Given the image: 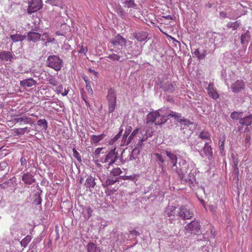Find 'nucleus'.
Listing matches in <instances>:
<instances>
[{
	"label": "nucleus",
	"instance_id": "20",
	"mask_svg": "<svg viewBox=\"0 0 252 252\" xmlns=\"http://www.w3.org/2000/svg\"><path fill=\"white\" fill-rule=\"evenodd\" d=\"M36 84V81L31 78L20 81V85L25 87H31Z\"/></svg>",
	"mask_w": 252,
	"mask_h": 252
},
{
	"label": "nucleus",
	"instance_id": "38",
	"mask_svg": "<svg viewBox=\"0 0 252 252\" xmlns=\"http://www.w3.org/2000/svg\"><path fill=\"white\" fill-rule=\"evenodd\" d=\"M122 171L120 168H114L112 170L110 175L114 177H117L118 176L120 175L122 173Z\"/></svg>",
	"mask_w": 252,
	"mask_h": 252
},
{
	"label": "nucleus",
	"instance_id": "9",
	"mask_svg": "<svg viewBox=\"0 0 252 252\" xmlns=\"http://www.w3.org/2000/svg\"><path fill=\"white\" fill-rule=\"evenodd\" d=\"M245 84L243 80H238L231 86L232 91L234 93H239L245 89Z\"/></svg>",
	"mask_w": 252,
	"mask_h": 252
},
{
	"label": "nucleus",
	"instance_id": "26",
	"mask_svg": "<svg viewBox=\"0 0 252 252\" xmlns=\"http://www.w3.org/2000/svg\"><path fill=\"white\" fill-rule=\"evenodd\" d=\"M203 152L205 156L207 157L208 158L212 157L213 155L212 148L207 142L204 144Z\"/></svg>",
	"mask_w": 252,
	"mask_h": 252
},
{
	"label": "nucleus",
	"instance_id": "49",
	"mask_svg": "<svg viewBox=\"0 0 252 252\" xmlns=\"http://www.w3.org/2000/svg\"><path fill=\"white\" fill-rule=\"evenodd\" d=\"M119 178L124 180H132L135 178V175L134 174H133V175H131L130 176H122L119 177Z\"/></svg>",
	"mask_w": 252,
	"mask_h": 252
},
{
	"label": "nucleus",
	"instance_id": "4",
	"mask_svg": "<svg viewBox=\"0 0 252 252\" xmlns=\"http://www.w3.org/2000/svg\"><path fill=\"white\" fill-rule=\"evenodd\" d=\"M111 43L113 47L111 50L116 52L119 49L118 46H120L122 47L126 46V40L120 34H118L114 38L111 39Z\"/></svg>",
	"mask_w": 252,
	"mask_h": 252
},
{
	"label": "nucleus",
	"instance_id": "35",
	"mask_svg": "<svg viewBox=\"0 0 252 252\" xmlns=\"http://www.w3.org/2000/svg\"><path fill=\"white\" fill-rule=\"evenodd\" d=\"M32 240V237L30 235H27L21 242L20 244L22 247L25 248Z\"/></svg>",
	"mask_w": 252,
	"mask_h": 252
},
{
	"label": "nucleus",
	"instance_id": "10",
	"mask_svg": "<svg viewBox=\"0 0 252 252\" xmlns=\"http://www.w3.org/2000/svg\"><path fill=\"white\" fill-rule=\"evenodd\" d=\"M84 185L87 189L92 191L96 185L94 177L91 175L87 176Z\"/></svg>",
	"mask_w": 252,
	"mask_h": 252
},
{
	"label": "nucleus",
	"instance_id": "23",
	"mask_svg": "<svg viewBox=\"0 0 252 252\" xmlns=\"http://www.w3.org/2000/svg\"><path fill=\"white\" fill-rule=\"evenodd\" d=\"M176 208L173 206H167L164 211V215L168 217L174 216Z\"/></svg>",
	"mask_w": 252,
	"mask_h": 252
},
{
	"label": "nucleus",
	"instance_id": "13",
	"mask_svg": "<svg viewBox=\"0 0 252 252\" xmlns=\"http://www.w3.org/2000/svg\"><path fill=\"white\" fill-rule=\"evenodd\" d=\"M209 95L213 99H216L219 97V94L214 87L213 83H210L207 88Z\"/></svg>",
	"mask_w": 252,
	"mask_h": 252
},
{
	"label": "nucleus",
	"instance_id": "47",
	"mask_svg": "<svg viewBox=\"0 0 252 252\" xmlns=\"http://www.w3.org/2000/svg\"><path fill=\"white\" fill-rule=\"evenodd\" d=\"M251 139V134L250 132H249L246 134V138L245 140V146H247L249 145L250 143V140Z\"/></svg>",
	"mask_w": 252,
	"mask_h": 252
},
{
	"label": "nucleus",
	"instance_id": "30",
	"mask_svg": "<svg viewBox=\"0 0 252 252\" xmlns=\"http://www.w3.org/2000/svg\"><path fill=\"white\" fill-rule=\"evenodd\" d=\"M243 114L242 112L234 111L231 113L230 117L233 120L240 121V119H242L243 117Z\"/></svg>",
	"mask_w": 252,
	"mask_h": 252
},
{
	"label": "nucleus",
	"instance_id": "63",
	"mask_svg": "<svg viewBox=\"0 0 252 252\" xmlns=\"http://www.w3.org/2000/svg\"><path fill=\"white\" fill-rule=\"evenodd\" d=\"M220 17L221 18H225L227 17L226 16V13L223 11L220 12Z\"/></svg>",
	"mask_w": 252,
	"mask_h": 252
},
{
	"label": "nucleus",
	"instance_id": "19",
	"mask_svg": "<svg viewBox=\"0 0 252 252\" xmlns=\"http://www.w3.org/2000/svg\"><path fill=\"white\" fill-rule=\"evenodd\" d=\"M12 59V55L10 52L3 51L0 52V60L11 61Z\"/></svg>",
	"mask_w": 252,
	"mask_h": 252
},
{
	"label": "nucleus",
	"instance_id": "39",
	"mask_svg": "<svg viewBox=\"0 0 252 252\" xmlns=\"http://www.w3.org/2000/svg\"><path fill=\"white\" fill-rule=\"evenodd\" d=\"M127 137L128 135L125 134L123 135L121 144V146L127 145L131 142L130 139H129V137Z\"/></svg>",
	"mask_w": 252,
	"mask_h": 252
},
{
	"label": "nucleus",
	"instance_id": "52",
	"mask_svg": "<svg viewBox=\"0 0 252 252\" xmlns=\"http://www.w3.org/2000/svg\"><path fill=\"white\" fill-rule=\"evenodd\" d=\"M142 51V48L140 47L136 51H133L132 54H130V55H133L135 57H137L138 55H140Z\"/></svg>",
	"mask_w": 252,
	"mask_h": 252
},
{
	"label": "nucleus",
	"instance_id": "60",
	"mask_svg": "<svg viewBox=\"0 0 252 252\" xmlns=\"http://www.w3.org/2000/svg\"><path fill=\"white\" fill-rule=\"evenodd\" d=\"M86 89L88 90V93L91 95L93 94V91L91 88L90 85H86Z\"/></svg>",
	"mask_w": 252,
	"mask_h": 252
},
{
	"label": "nucleus",
	"instance_id": "34",
	"mask_svg": "<svg viewBox=\"0 0 252 252\" xmlns=\"http://www.w3.org/2000/svg\"><path fill=\"white\" fill-rule=\"evenodd\" d=\"M31 120V119L30 118H28L26 117H19V118H15L14 119V121L15 123H19V122L21 123V122H23L25 124H30Z\"/></svg>",
	"mask_w": 252,
	"mask_h": 252
},
{
	"label": "nucleus",
	"instance_id": "15",
	"mask_svg": "<svg viewBox=\"0 0 252 252\" xmlns=\"http://www.w3.org/2000/svg\"><path fill=\"white\" fill-rule=\"evenodd\" d=\"M26 36L28 41L35 42L40 39L41 34L36 32H30Z\"/></svg>",
	"mask_w": 252,
	"mask_h": 252
},
{
	"label": "nucleus",
	"instance_id": "55",
	"mask_svg": "<svg viewBox=\"0 0 252 252\" xmlns=\"http://www.w3.org/2000/svg\"><path fill=\"white\" fill-rule=\"evenodd\" d=\"M88 51V49L86 47H83L82 45L80 47V49L79 50V53L80 54H86L87 52Z\"/></svg>",
	"mask_w": 252,
	"mask_h": 252
},
{
	"label": "nucleus",
	"instance_id": "61",
	"mask_svg": "<svg viewBox=\"0 0 252 252\" xmlns=\"http://www.w3.org/2000/svg\"><path fill=\"white\" fill-rule=\"evenodd\" d=\"M15 132L17 134V135H23L25 133L24 131H23V130L22 129V128L16 129Z\"/></svg>",
	"mask_w": 252,
	"mask_h": 252
},
{
	"label": "nucleus",
	"instance_id": "41",
	"mask_svg": "<svg viewBox=\"0 0 252 252\" xmlns=\"http://www.w3.org/2000/svg\"><path fill=\"white\" fill-rule=\"evenodd\" d=\"M178 122L180 124L184 125L185 126H189V125L192 124V123L189 120L185 119L184 117H182L181 119L178 120Z\"/></svg>",
	"mask_w": 252,
	"mask_h": 252
},
{
	"label": "nucleus",
	"instance_id": "7",
	"mask_svg": "<svg viewBox=\"0 0 252 252\" xmlns=\"http://www.w3.org/2000/svg\"><path fill=\"white\" fill-rule=\"evenodd\" d=\"M160 117L158 111H155L149 113L147 116V123H155L156 125H160L165 122V121H157V119Z\"/></svg>",
	"mask_w": 252,
	"mask_h": 252
},
{
	"label": "nucleus",
	"instance_id": "6",
	"mask_svg": "<svg viewBox=\"0 0 252 252\" xmlns=\"http://www.w3.org/2000/svg\"><path fill=\"white\" fill-rule=\"evenodd\" d=\"M185 229L192 234H199L200 232V225L198 221L194 220L185 226Z\"/></svg>",
	"mask_w": 252,
	"mask_h": 252
},
{
	"label": "nucleus",
	"instance_id": "32",
	"mask_svg": "<svg viewBox=\"0 0 252 252\" xmlns=\"http://www.w3.org/2000/svg\"><path fill=\"white\" fill-rule=\"evenodd\" d=\"M194 55L199 60L203 59L207 55V51L203 50L202 52H200L199 49H197L194 51Z\"/></svg>",
	"mask_w": 252,
	"mask_h": 252
},
{
	"label": "nucleus",
	"instance_id": "5",
	"mask_svg": "<svg viewBox=\"0 0 252 252\" xmlns=\"http://www.w3.org/2000/svg\"><path fill=\"white\" fill-rule=\"evenodd\" d=\"M178 216L184 220H189L194 217V213L187 206H181L178 213Z\"/></svg>",
	"mask_w": 252,
	"mask_h": 252
},
{
	"label": "nucleus",
	"instance_id": "37",
	"mask_svg": "<svg viewBox=\"0 0 252 252\" xmlns=\"http://www.w3.org/2000/svg\"><path fill=\"white\" fill-rule=\"evenodd\" d=\"M199 137L202 139L208 140L210 139V134L208 132L203 130L200 132Z\"/></svg>",
	"mask_w": 252,
	"mask_h": 252
},
{
	"label": "nucleus",
	"instance_id": "56",
	"mask_svg": "<svg viewBox=\"0 0 252 252\" xmlns=\"http://www.w3.org/2000/svg\"><path fill=\"white\" fill-rule=\"evenodd\" d=\"M132 129V128L131 126H127L126 128V129L124 134L128 136V135L131 132Z\"/></svg>",
	"mask_w": 252,
	"mask_h": 252
},
{
	"label": "nucleus",
	"instance_id": "40",
	"mask_svg": "<svg viewBox=\"0 0 252 252\" xmlns=\"http://www.w3.org/2000/svg\"><path fill=\"white\" fill-rule=\"evenodd\" d=\"M136 6V4L132 0H129L126 1L124 2V6L127 8H134Z\"/></svg>",
	"mask_w": 252,
	"mask_h": 252
},
{
	"label": "nucleus",
	"instance_id": "16",
	"mask_svg": "<svg viewBox=\"0 0 252 252\" xmlns=\"http://www.w3.org/2000/svg\"><path fill=\"white\" fill-rule=\"evenodd\" d=\"M164 91L169 93H172L175 90V88L173 85L169 82H162L160 87Z\"/></svg>",
	"mask_w": 252,
	"mask_h": 252
},
{
	"label": "nucleus",
	"instance_id": "50",
	"mask_svg": "<svg viewBox=\"0 0 252 252\" xmlns=\"http://www.w3.org/2000/svg\"><path fill=\"white\" fill-rule=\"evenodd\" d=\"M81 98L85 102L86 106L88 107L90 106V104L88 101L87 100V96L85 92L81 93Z\"/></svg>",
	"mask_w": 252,
	"mask_h": 252
},
{
	"label": "nucleus",
	"instance_id": "8",
	"mask_svg": "<svg viewBox=\"0 0 252 252\" xmlns=\"http://www.w3.org/2000/svg\"><path fill=\"white\" fill-rule=\"evenodd\" d=\"M42 7L41 0H32L29 3L28 12L30 14L34 13Z\"/></svg>",
	"mask_w": 252,
	"mask_h": 252
},
{
	"label": "nucleus",
	"instance_id": "3",
	"mask_svg": "<svg viewBox=\"0 0 252 252\" xmlns=\"http://www.w3.org/2000/svg\"><path fill=\"white\" fill-rule=\"evenodd\" d=\"M116 93L115 91L110 88L108 90L107 99L108 103V112L111 113L115 109L116 105Z\"/></svg>",
	"mask_w": 252,
	"mask_h": 252
},
{
	"label": "nucleus",
	"instance_id": "57",
	"mask_svg": "<svg viewBox=\"0 0 252 252\" xmlns=\"http://www.w3.org/2000/svg\"><path fill=\"white\" fill-rule=\"evenodd\" d=\"M20 163L22 166H27V160L25 157H22L20 158Z\"/></svg>",
	"mask_w": 252,
	"mask_h": 252
},
{
	"label": "nucleus",
	"instance_id": "21",
	"mask_svg": "<svg viewBox=\"0 0 252 252\" xmlns=\"http://www.w3.org/2000/svg\"><path fill=\"white\" fill-rule=\"evenodd\" d=\"M134 37L139 41L142 42L147 40L148 33L145 32H141L134 34Z\"/></svg>",
	"mask_w": 252,
	"mask_h": 252
},
{
	"label": "nucleus",
	"instance_id": "59",
	"mask_svg": "<svg viewBox=\"0 0 252 252\" xmlns=\"http://www.w3.org/2000/svg\"><path fill=\"white\" fill-rule=\"evenodd\" d=\"M140 153V150L137 148V147H135V148H134L131 152V153H132V154H134V156H137Z\"/></svg>",
	"mask_w": 252,
	"mask_h": 252
},
{
	"label": "nucleus",
	"instance_id": "54",
	"mask_svg": "<svg viewBox=\"0 0 252 252\" xmlns=\"http://www.w3.org/2000/svg\"><path fill=\"white\" fill-rule=\"evenodd\" d=\"M102 149H103L102 148H97L95 150V151L94 152V158H98L99 155Z\"/></svg>",
	"mask_w": 252,
	"mask_h": 252
},
{
	"label": "nucleus",
	"instance_id": "43",
	"mask_svg": "<svg viewBox=\"0 0 252 252\" xmlns=\"http://www.w3.org/2000/svg\"><path fill=\"white\" fill-rule=\"evenodd\" d=\"M107 58L114 61H120V56H118L117 54L114 53L110 54L107 57Z\"/></svg>",
	"mask_w": 252,
	"mask_h": 252
},
{
	"label": "nucleus",
	"instance_id": "28",
	"mask_svg": "<svg viewBox=\"0 0 252 252\" xmlns=\"http://www.w3.org/2000/svg\"><path fill=\"white\" fill-rule=\"evenodd\" d=\"M119 177H114L110 175L105 182L106 186H109L114 184L119 181Z\"/></svg>",
	"mask_w": 252,
	"mask_h": 252
},
{
	"label": "nucleus",
	"instance_id": "25",
	"mask_svg": "<svg viewBox=\"0 0 252 252\" xmlns=\"http://www.w3.org/2000/svg\"><path fill=\"white\" fill-rule=\"evenodd\" d=\"M105 136V135L104 133H102L98 135H92L91 136V142L92 144H96L100 141L102 140Z\"/></svg>",
	"mask_w": 252,
	"mask_h": 252
},
{
	"label": "nucleus",
	"instance_id": "48",
	"mask_svg": "<svg viewBox=\"0 0 252 252\" xmlns=\"http://www.w3.org/2000/svg\"><path fill=\"white\" fill-rule=\"evenodd\" d=\"M42 199L39 195H36V198L34 199L33 203L37 206L40 205L41 204Z\"/></svg>",
	"mask_w": 252,
	"mask_h": 252
},
{
	"label": "nucleus",
	"instance_id": "51",
	"mask_svg": "<svg viewBox=\"0 0 252 252\" xmlns=\"http://www.w3.org/2000/svg\"><path fill=\"white\" fill-rule=\"evenodd\" d=\"M122 132H123V129L121 128L120 129V131H119V133L112 140L113 143L115 142V141L118 140L120 138V137H121V136L122 135Z\"/></svg>",
	"mask_w": 252,
	"mask_h": 252
},
{
	"label": "nucleus",
	"instance_id": "11",
	"mask_svg": "<svg viewBox=\"0 0 252 252\" xmlns=\"http://www.w3.org/2000/svg\"><path fill=\"white\" fill-rule=\"evenodd\" d=\"M118 158L117 153L115 152V149L112 150L106 156L104 159V162H109V165H110L114 163Z\"/></svg>",
	"mask_w": 252,
	"mask_h": 252
},
{
	"label": "nucleus",
	"instance_id": "29",
	"mask_svg": "<svg viewBox=\"0 0 252 252\" xmlns=\"http://www.w3.org/2000/svg\"><path fill=\"white\" fill-rule=\"evenodd\" d=\"M118 55L120 56V62H123L124 61H126L127 59L130 58V57H128V55H130V54L129 52L127 53L124 51H120L117 53Z\"/></svg>",
	"mask_w": 252,
	"mask_h": 252
},
{
	"label": "nucleus",
	"instance_id": "17",
	"mask_svg": "<svg viewBox=\"0 0 252 252\" xmlns=\"http://www.w3.org/2000/svg\"><path fill=\"white\" fill-rule=\"evenodd\" d=\"M163 153L169 158L170 161L172 163V165H176V162L178 160L176 155L167 150L163 151Z\"/></svg>",
	"mask_w": 252,
	"mask_h": 252
},
{
	"label": "nucleus",
	"instance_id": "18",
	"mask_svg": "<svg viewBox=\"0 0 252 252\" xmlns=\"http://www.w3.org/2000/svg\"><path fill=\"white\" fill-rule=\"evenodd\" d=\"M239 123L242 126L245 125L247 126L251 125L252 124V115L242 117L239 121ZM246 129H249L248 127Z\"/></svg>",
	"mask_w": 252,
	"mask_h": 252
},
{
	"label": "nucleus",
	"instance_id": "12",
	"mask_svg": "<svg viewBox=\"0 0 252 252\" xmlns=\"http://www.w3.org/2000/svg\"><path fill=\"white\" fill-rule=\"evenodd\" d=\"M22 180L25 184L28 185H31L35 182L33 175L29 172L23 174L22 177Z\"/></svg>",
	"mask_w": 252,
	"mask_h": 252
},
{
	"label": "nucleus",
	"instance_id": "22",
	"mask_svg": "<svg viewBox=\"0 0 252 252\" xmlns=\"http://www.w3.org/2000/svg\"><path fill=\"white\" fill-rule=\"evenodd\" d=\"M87 249L88 252H101L100 248L92 242L88 244Z\"/></svg>",
	"mask_w": 252,
	"mask_h": 252
},
{
	"label": "nucleus",
	"instance_id": "33",
	"mask_svg": "<svg viewBox=\"0 0 252 252\" xmlns=\"http://www.w3.org/2000/svg\"><path fill=\"white\" fill-rule=\"evenodd\" d=\"M241 25L240 21H236L234 22H229L227 24V27L229 28L232 29L233 30H236Z\"/></svg>",
	"mask_w": 252,
	"mask_h": 252
},
{
	"label": "nucleus",
	"instance_id": "45",
	"mask_svg": "<svg viewBox=\"0 0 252 252\" xmlns=\"http://www.w3.org/2000/svg\"><path fill=\"white\" fill-rule=\"evenodd\" d=\"M49 83L53 86H57L59 82L55 78L52 77L48 80Z\"/></svg>",
	"mask_w": 252,
	"mask_h": 252
},
{
	"label": "nucleus",
	"instance_id": "42",
	"mask_svg": "<svg viewBox=\"0 0 252 252\" xmlns=\"http://www.w3.org/2000/svg\"><path fill=\"white\" fill-rule=\"evenodd\" d=\"M93 211L90 207H88L84 211V214L85 218L89 219L92 216Z\"/></svg>",
	"mask_w": 252,
	"mask_h": 252
},
{
	"label": "nucleus",
	"instance_id": "2",
	"mask_svg": "<svg viewBox=\"0 0 252 252\" xmlns=\"http://www.w3.org/2000/svg\"><path fill=\"white\" fill-rule=\"evenodd\" d=\"M63 64V61L56 55L49 56L46 61L47 66L54 69L56 71L61 70Z\"/></svg>",
	"mask_w": 252,
	"mask_h": 252
},
{
	"label": "nucleus",
	"instance_id": "31",
	"mask_svg": "<svg viewBox=\"0 0 252 252\" xmlns=\"http://www.w3.org/2000/svg\"><path fill=\"white\" fill-rule=\"evenodd\" d=\"M167 117L168 119H169L170 117L174 118L178 122V120L182 118L183 117L180 113L170 110L169 113L167 114Z\"/></svg>",
	"mask_w": 252,
	"mask_h": 252
},
{
	"label": "nucleus",
	"instance_id": "24",
	"mask_svg": "<svg viewBox=\"0 0 252 252\" xmlns=\"http://www.w3.org/2000/svg\"><path fill=\"white\" fill-rule=\"evenodd\" d=\"M196 170L194 169L191 170L190 173H189L188 177V180L189 183L190 184H191L192 186H194V183H196Z\"/></svg>",
	"mask_w": 252,
	"mask_h": 252
},
{
	"label": "nucleus",
	"instance_id": "64",
	"mask_svg": "<svg viewBox=\"0 0 252 252\" xmlns=\"http://www.w3.org/2000/svg\"><path fill=\"white\" fill-rule=\"evenodd\" d=\"M55 41V39L54 38H47L45 44L47 45V43H50V42H54Z\"/></svg>",
	"mask_w": 252,
	"mask_h": 252
},
{
	"label": "nucleus",
	"instance_id": "14",
	"mask_svg": "<svg viewBox=\"0 0 252 252\" xmlns=\"http://www.w3.org/2000/svg\"><path fill=\"white\" fill-rule=\"evenodd\" d=\"M156 158V161L158 162L159 167L161 169V171L164 172L165 171L166 165L165 164V159L160 154L156 153L154 154Z\"/></svg>",
	"mask_w": 252,
	"mask_h": 252
},
{
	"label": "nucleus",
	"instance_id": "53",
	"mask_svg": "<svg viewBox=\"0 0 252 252\" xmlns=\"http://www.w3.org/2000/svg\"><path fill=\"white\" fill-rule=\"evenodd\" d=\"M138 131L139 129L137 128L132 132L131 134L129 136V139H130L131 141L133 140V138L135 136V135L138 133Z\"/></svg>",
	"mask_w": 252,
	"mask_h": 252
},
{
	"label": "nucleus",
	"instance_id": "44",
	"mask_svg": "<svg viewBox=\"0 0 252 252\" xmlns=\"http://www.w3.org/2000/svg\"><path fill=\"white\" fill-rule=\"evenodd\" d=\"M72 151L74 157L76 158L78 161H81L82 160L80 154L77 151V150L75 148H73L72 149Z\"/></svg>",
	"mask_w": 252,
	"mask_h": 252
},
{
	"label": "nucleus",
	"instance_id": "62",
	"mask_svg": "<svg viewBox=\"0 0 252 252\" xmlns=\"http://www.w3.org/2000/svg\"><path fill=\"white\" fill-rule=\"evenodd\" d=\"M129 233L131 235H134V236H137L140 235V233H139V232H138L136 230H134L130 231H129Z\"/></svg>",
	"mask_w": 252,
	"mask_h": 252
},
{
	"label": "nucleus",
	"instance_id": "1",
	"mask_svg": "<svg viewBox=\"0 0 252 252\" xmlns=\"http://www.w3.org/2000/svg\"><path fill=\"white\" fill-rule=\"evenodd\" d=\"M171 168L172 171L178 175L180 180H182L189 169V164L184 158L180 156L176 165H172Z\"/></svg>",
	"mask_w": 252,
	"mask_h": 252
},
{
	"label": "nucleus",
	"instance_id": "58",
	"mask_svg": "<svg viewBox=\"0 0 252 252\" xmlns=\"http://www.w3.org/2000/svg\"><path fill=\"white\" fill-rule=\"evenodd\" d=\"M63 90L64 89L63 88V86L62 85H60L57 87L56 92L58 94H59V93L61 94V93H62V92L63 91Z\"/></svg>",
	"mask_w": 252,
	"mask_h": 252
},
{
	"label": "nucleus",
	"instance_id": "46",
	"mask_svg": "<svg viewBox=\"0 0 252 252\" xmlns=\"http://www.w3.org/2000/svg\"><path fill=\"white\" fill-rule=\"evenodd\" d=\"M248 35L247 33H243L241 36V43L242 44H245L246 42H248L247 38Z\"/></svg>",
	"mask_w": 252,
	"mask_h": 252
},
{
	"label": "nucleus",
	"instance_id": "36",
	"mask_svg": "<svg viewBox=\"0 0 252 252\" xmlns=\"http://www.w3.org/2000/svg\"><path fill=\"white\" fill-rule=\"evenodd\" d=\"M37 125L39 126H43V129L46 130L48 127L47 122L45 119H40L37 121Z\"/></svg>",
	"mask_w": 252,
	"mask_h": 252
},
{
	"label": "nucleus",
	"instance_id": "27",
	"mask_svg": "<svg viewBox=\"0 0 252 252\" xmlns=\"http://www.w3.org/2000/svg\"><path fill=\"white\" fill-rule=\"evenodd\" d=\"M26 37V35L20 34H12L10 36V38L14 42L23 41Z\"/></svg>",
	"mask_w": 252,
	"mask_h": 252
}]
</instances>
